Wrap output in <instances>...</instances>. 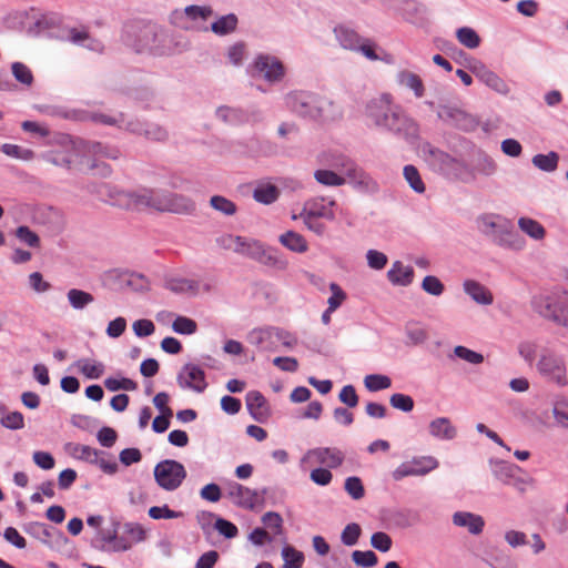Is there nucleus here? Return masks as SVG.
<instances>
[{"label": "nucleus", "mask_w": 568, "mask_h": 568, "mask_svg": "<svg viewBox=\"0 0 568 568\" xmlns=\"http://www.w3.org/2000/svg\"><path fill=\"white\" fill-rule=\"evenodd\" d=\"M403 175L414 192L423 194L426 191L425 183L416 166L412 164L405 165L403 169Z\"/></svg>", "instance_id": "nucleus-43"}, {"label": "nucleus", "mask_w": 568, "mask_h": 568, "mask_svg": "<svg viewBox=\"0 0 568 568\" xmlns=\"http://www.w3.org/2000/svg\"><path fill=\"white\" fill-rule=\"evenodd\" d=\"M389 404L395 409L402 410L404 413H409L414 408L413 397L402 393L393 394L389 398Z\"/></svg>", "instance_id": "nucleus-61"}, {"label": "nucleus", "mask_w": 568, "mask_h": 568, "mask_svg": "<svg viewBox=\"0 0 568 568\" xmlns=\"http://www.w3.org/2000/svg\"><path fill=\"white\" fill-rule=\"evenodd\" d=\"M216 116L225 123L239 124L247 120V114L240 108L222 105L216 109Z\"/></svg>", "instance_id": "nucleus-39"}, {"label": "nucleus", "mask_w": 568, "mask_h": 568, "mask_svg": "<svg viewBox=\"0 0 568 568\" xmlns=\"http://www.w3.org/2000/svg\"><path fill=\"white\" fill-rule=\"evenodd\" d=\"M104 386L110 392H116L119 389L135 390L138 387V384L134 381L126 378V377H122V378L108 377L104 381Z\"/></svg>", "instance_id": "nucleus-59"}, {"label": "nucleus", "mask_w": 568, "mask_h": 568, "mask_svg": "<svg viewBox=\"0 0 568 568\" xmlns=\"http://www.w3.org/2000/svg\"><path fill=\"white\" fill-rule=\"evenodd\" d=\"M256 262L277 270H285L288 265L286 258H284L276 248L270 246L263 248Z\"/></svg>", "instance_id": "nucleus-35"}, {"label": "nucleus", "mask_w": 568, "mask_h": 568, "mask_svg": "<svg viewBox=\"0 0 568 568\" xmlns=\"http://www.w3.org/2000/svg\"><path fill=\"white\" fill-rule=\"evenodd\" d=\"M125 130L134 134L144 135L152 141H164L169 136L168 131L159 124L142 122L138 119H130L125 124Z\"/></svg>", "instance_id": "nucleus-17"}, {"label": "nucleus", "mask_w": 568, "mask_h": 568, "mask_svg": "<svg viewBox=\"0 0 568 568\" xmlns=\"http://www.w3.org/2000/svg\"><path fill=\"white\" fill-rule=\"evenodd\" d=\"M518 226L525 234L536 241L542 240L546 235L545 227L538 221L531 217H519Z\"/></svg>", "instance_id": "nucleus-38"}, {"label": "nucleus", "mask_w": 568, "mask_h": 568, "mask_svg": "<svg viewBox=\"0 0 568 568\" xmlns=\"http://www.w3.org/2000/svg\"><path fill=\"white\" fill-rule=\"evenodd\" d=\"M11 71L14 79L23 85L30 87L33 83V74L28 65L22 62H13Z\"/></svg>", "instance_id": "nucleus-53"}, {"label": "nucleus", "mask_w": 568, "mask_h": 568, "mask_svg": "<svg viewBox=\"0 0 568 568\" xmlns=\"http://www.w3.org/2000/svg\"><path fill=\"white\" fill-rule=\"evenodd\" d=\"M166 287L174 293H191L199 292V283L196 281L184 277H171L166 281Z\"/></svg>", "instance_id": "nucleus-40"}, {"label": "nucleus", "mask_w": 568, "mask_h": 568, "mask_svg": "<svg viewBox=\"0 0 568 568\" xmlns=\"http://www.w3.org/2000/svg\"><path fill=\"white\" fill-rule=\"evenodd\" d=\"M0 150L6 155L22 161H31L34 158V152L32 150L17 144L4 143L1 145Z\"/></svg>", "instance_id": "nucleus-48"}, {"label": "nucleus", "mask_w": 568, "mask_h": 568, "mask_svg": "<svg viewBox=\"0 0 568 568\" xmlns=\"http://www.w3.org/2000/svg\"><path fill=\"white\" fill-rule=\"evenodd\" d=\"M63 140H68L73 150L91 154L98 159L106 158L115 160L120 155V151L118 149L103 145L100 142L72 140L70 136H64Z\"/></svg>", "instance_id": "nucleus-14"}, {"label": "nucleus", "mask_w": 568, "mask_h": 568, "mask_svg": "<svg viewBox=\"0 0 568 568\" xmlns=\"http://www.w3.org/2000/svg\"><path fill=\"white\" fill-rule=\"evenodd\" d=\"M491 242L499 247L519 252L526 246L525 239L514 230L513 224L507 220L497 231Z\"/></svg>", "instance_id": "nucleus-13"}, {"label": "nucleus", "mask_w": 568, "mask_h": 568, "mask_svg": "<svg viewBox=\"0 0 568 568\" xmlns=\"http://www.w3.org/2000/svg\"><path fill=\"white\" fill-rule=\"evenodd\" d=\"M211 206L224 215H234L237 211L236 204L222 195H214L210 200Z\"/></svg>", "instance_id": "nucleus-51"}, {"label": "nucleus", "mask_w": 568, "mask_h": 568, "mask_svg": "<svg viewBox=\"0 0 568 568\" xmlns=\"http://www.w3.org/2000/svg\"><path fill=\"white\" fill-rule=\"evenodd\" d=\"M239 24V18L235 13H227L219 17L214 22L211 23L209 30L216 36L223 37L233 33Z\"/></svg>", "instance_id": "nucleus-33"}, {"label": "nucleus", "mask_w": 568, "mask_h": 568, "mask_svg": "<svg viewBox=\"0 0 568 568\" xmlns=\"http://www.w3.org/2000/svg\"><path fill=\"white\" fill-rule=\"evenodd\" d=\"M427 474V469H416L415 465L412 460L402 463L398 467H396L393 473L392 477L394 480H402L405 477L409 476H424Z\"/></svg>", "instance_id": "nucleus-50"}, {"label": "nucleus", "mask_w": 568, "mask_h": 568, "mask_svg": "<svg viewBox=\"0 0 568 568\" xmlns=\"http://www.w3.org/2000/svg\"><path fill=\"white\" fill-rule=\"evenodd\" d=\"M456 38L460 44L468 49H476L480 45V37L470 27H462L457 29Z\"/></svg>", "instance_id": "nucleus-45"}, {"label": "nucleus", "mask_w": 568, "mask_h": 568, "mask_svg": "<svg viewBox=\"0 0 568 568\" xmlns=\"http://www.w3.org/2000/svg\"><path fill=\"white\" fill-rule=\"evenodd\" d=\"M453 524L466 528L471 535L481 534L485 527L484 518L469 511H456L453 515Z\"/></svg>", "instance_id": "nucleus-22"}, {"label": "nucleus", "mask_w": 568, "mask_h": 568, "mask_svg": "<svg viewBox=\"0 0 568 568\" xmlns=\"http://www.w3.org/2000/svg\"><path fill=\"white\" fill-rule=\"evenodd\" d=\"M75 366L79 369V372L89 379L100 378L105 371V366L103 363L90 358H81L77 361Z\"/></svg>", "instance_id": "nucleus-36"}, {"label": "nucleus", "mask_w": 568, "mask_h": 568, "mask_svg": "<svg viewBox=\"0 0 568 568\" xmlns=\"http://www.w3.org/2000/svg\"><path fill=\"white\" fill-rule=\"evenodd\" d=\"M345 179L346 183L351 184L357 191L368 192L377 189V184L373 178L357 164H348Z\"/></svg>", "instance_id": "nucleus-18"}, {"label": "nucleus", "mask_w": 568, "mask_h": 568, "mask_svg": "<svg viewBox=\"0 0 568 568\" xmlns=\"http://www.w3.org/2000/svg\"><path fill=\"white\" fill-rule=\"evenodd\" d=\"M65 450L74 459L88 463L90 465H92L95 457L99 456L98 448L91 447L89 445L78 444V443H68L65 445Z\"/></svg>", "instance_id": "nucleus-32"}, {"label": "nucleus", "mask_w": 568, "mask_h": 568, "mask_svg": "<svg viewBox=\"0 0 568 568\" xmlns=\"http://www.w3.org/2000/svg\"><path fill=\"white\" fill-rule=\"evenodd\" d=\"M67 297L71 307L78 311L85 308L94 301V297L91 293L79 288L69 290Z\"/></svg>", "instance_id": "nucleus-42"}, {"label": "nucleus", "mask_w": 568, "mask_h": 568, "mask_svg": "<svg viewBox=\"0 0 568 568\" xmlns=\"http://www.w3.org/2000/svg\"><path fill=\"white\" fill-rule=\"evenodd\" d=\"M352 560L358 567L371 568L377 565L378 558L372 550H354L352 552Z\"/></svg>", "instance_id": "nucleus-54"}, {"label": "nucleus", "mask_w": 568, "mask_h": 568, "mask_svg": "<svg viewBox=\"0 0 568 568\" xmlns=\"http://www.w3.org/2000/svg\"><path fill=\"white\" fill-rule=\"evenodd\" d=\"M278 242L294 253H305L308 250L307 241L295 231H286L278 236Z\"/></svg>", "instance_id": "nucleus-31"}, {"label": "nucleus", "mask_w": 568, "mask_h": 568, "mask_svg": "<svg viewBox=\"0 0 568 568\" xmlns=\"http://www.w3.org/2000/svg\"><path fill=\"white\" fill-rule=\"evenodd\" d=\"M153 474L156 484L166 491L176 490L186 478L183 464L174 459H164L158 463Z\"/></svg>", "instance_id": "nucleus-5"}, {"label": "nucleus", "mask_w": 568, "mask_h": 568, "mask_svg": "<svg viewBox=\"0 0 568 568\" xmlns=\"http://www.w3.org/2000/svg\"><path fill=\"white\" fill-rule=\"evenodd\" d=\"M454 355L467 363L478 365L484 362L483 354L475 352L473 349H469L465 346L458 345L454 348Z\"/></svg>", "instance_id": "nucleus-62"}, {"label": "nucleus", "mask_w": 568, "mask_h": 568, "mask_svg": "<svg viewBox=\"0 0 568 568\" xmlns=\"http://www.w3.org/2000/svg\"><path fill=\"white\" fill-rule=\"evenodd\" d=\"M280 196V190L271 183H261L253 191V199L262 204L274 203Z\"/></svg>", "instance_id": "nucleus-37"}, {"label": "nucleus", "mask_w": 568, "mask_h": 568, "mask_svg": "<svg viewBox=\"0 0 568 568\" xmlns=\"http://www.w3.org/2000/svg\"><path fill=\"white\" fill-rule=\"evenodd\" d=\"M559 155L550 151L547 154H536L531 162L532 164L544 172H554L558 166Z\"/></svg>", "instance_id": "nucleus-44"}, {"label": "nucleus", "mask_w": 568, "mask_h": 568, "mask_svg": "<svg viewBox=\"0 0 568 568\" xmlns=\"http://www.w3.org/2000/svg\"><path fill=\"white\" fill-rule=\"evenodd\" d=\"M268 494V488L261 490L252 489L242 484L233 481L227 486V497L232 503L243 509L253 510L258 506H264L265 496Z\"/></svg>", "instance_id": "nucleus-7"}, {"label": "nucleus", "mask_w": 568, "mask_h": 568, "mask_svg": "<svg viewBox=\"0 0 568 568\" xmlns=\"http://www.w3.org/2000/svg\"><path fill=\"white\" fill-rule=\"evenodd\" d=\"M345 460L344 453L338 448L318 447L310 449L302 458V464H320L327 468H337Z\"/></svg>", "instance_id": "nucleus-10"}, {"label": "nucleus", "mask_w": 568, "mask_h": 568, "mask_svg": "<svg viewBox=\"0 0 568 568\" xmlns=\"http://www.w3.org/2000/svg\"><path fill=\"white\" fill-rule=\"evenodd\" d=\"M371 545L381 552H387L393 546L390 536L384 531L374 532L371 537Z\"/></svg>", "instance_id": "nucleus-64"}, {"label": "nucleus", "mask_w": 568, "mask_h": 568, "mask_svg": "<svg viewBox=\"0 0 568 568\" xmlns=\"http://www.w3.org/2000/svg\"><path fill=\"white\" fill-rule=\"evenodd\" d=\"M354 52H359L369 61L382 60V58L377 53V44L368 38H362V40L358 43V47H356V50H354Z\"/></svg>", "instance_id": "nucleus-58"}, {"label": "nucleus", "mask_w": 568, "mask_h": 568, "mask_svg": "<svg viewBox=\"0 0 568 568\" xmlns=\"http://www.w3.org/2000/svg\"><path fill=\"white\" fill-rule=\"evenodd\" d=\"M506 221L500 215L485 213L477 217L476 224L478 231L491 240Z\"/></svg>", "instance_id": "nucleus-28"}, {"label": "nucleus", "mask_w": 568, "mask_h": 568, "mask_svg": "<svg viewBox=\"0 0 568 568\" xmlns=\"http://www.w3.org/2000/svg\"><path fill=\"white\" fill-rule=\"evenodd\" d=\"M400 10L409 23L423 26L426 22V7L416 0H404Z\"/></svg>", "instance_id": "nucleus-27"}, {"label": "nucleus", "mask_w": 568, "mask_h": 568, "mask_svg": "<svg viewBox=\"0 0 568 568\" xmlns=\"http://www.w3.org/2000/svg\"><path fill=\"white\" fill-rule=\"evenodd\" d=\"M275 327L254 328L247 335V342L262 352L277 351Z\"/></svg>", "instance_id": "nucleus-19"}, {"label": "nucleus", "mask_w": 568, "mask_h": 568, "mask_svg": "<svg viewBox=\"0 0 568 568\" xmlns=\"http://www.w3.org/2000/svg\"><path fill=\"white\" fill-rule=\"evenodd\" d=\"M23 530L31 537L52 548L55 540L63 539V534L55 528L39 521H30L23 525Z\"/></svg>", "instance_id": "nucleus-16"}, {"label": "nucleus", "mask_w": 568, "mask_h": 568, "mask_svg": "<svg viewBox=\"0 0 568 568\" xmlns=\"http://www.w3.org/2000/svg\"><path fill=\"white\" fill-rule=\"evenodd\" d=\"M245 404L254 420L263 424L271 417V407L261 392L250 390L245 396Z\"/></svg>", "instance_id": "nucleus-15"}, {"label": "nucleus", "mask_w": 568, "mask_h": 568, "mask_svg": "<svg viewBox=\"0 0 568 568\" xmlns=\"http://www.w3.org/2000/svg\"><path fill=\"white\" fill-rule=\"evenodd\" d=\"M366 261L372 270L381 271L387 265L388 257L385 253L372 248L366 252Z\"/></svg>", "instance_id": "nucleus-63"}, {"label": "nucleus", "mask_w": 568, "mask_h": 568, "mask_svg": "<svg viewBox=\"0 0 568 568\" xmlns=\"http://www.w3.org/2000/svg\"><path fill=\"white\" fill-rule=\"evenodd\" d=\"M252 69L268 83H278L285 77L282 61L272 54L260 53L255 57Z\"/></svg>", "instance_id": "nucleus-8"}, {"label": "nucleus", "mask_w": 568, "mask_h": 568, "mask_svg": "<svg viewBox=\"0 0 568 568\" xmlns=\"http://www.w3.org/2000/svg\"><path fill=\"white\" fill-rule=\"evenodd\" d=\"M466 67L480 82L497 93L507 94L509 92L508 84L483 61L471 58Z\"/></svg>", "instance_id": "nucleus-9"}, {"label": "nucleus", "mask_w": 568, "mask_h": 568, "mask_svg": "<svg viewBox=\"0 0 568 568\" xmlns=\"http://www.w3.org/2000/svg\"><path fill=\"white\" fill-rule=\"evenodd\" d=\"M364 385L368 392H379L392 386V379L383 374H369L364 378Z\"/></svg>", "instance_id": "nucleus-47"}, {"label": "nucleus", "mask_w": 568, "mask_h": 568, "mask_svg": "<svg viewBox=\"0 0 568 568\" xmlns=\"http://www.w3.org/2000/svg\"><path fill=\"white\" fill-rule=\"evenodd\" d=\"M314 179L325 186H342L346 183V179L331 170H316Z\"/></svg>", "instance_id": "nucleus-46"}, {"label": "nucleus", "mask_w": 568, "mask_h": 568, "mask_svg": "<svg viewBox=\"0 0 568 568\" xmlns=\"http://www.w3.org/2000/svg\"><path fill=\"white\" fill-rule=\"evenodd\" d=\"M226 240L234 243V252L246 257L258 260L265 245L257 240H247L242 236H227Z\"/></svg>", "instance_id": "nucleus-20"}, {"label": "nucleus", "mask_w": 568, "mask_h": 568, "mask_svg": "<svg viewBox=\"0 0 568 568\" xmlns=\"http://www.w3.org/2000/svg\"><path fill=\"white\" fill-rule=\"evenodd\" d=\"M397 82L412 90L416 98H422L425 92V88L420 77L407 70L399 71L397 73Z\"/></svg>", "instance_id": "nucleus-34"}, {"label": "nucleus", "mask_w": 568, "mask_h": 568, "mask_svg": "<svg viewBox=\"0 0 568 568\" xmlns=\"http://www.w3.org/2000/svg\"><path fill=\"white\" fill-rule=\"evenodd\" d=\"M386 275L393 285L408 286L413 283L414 270L412 266L404 265L400 261H395Z\"/></svg>", "instance_id": "nucleus-25"}, {"label": "nucleus", "mask_w": 568, "mask_h": 568, "mask_svg": "<svg viewBox=\"0 0 568 568\" xmlns=\"http://www.w3.org/2000/svg\"><path fill=\"white\" fill-rule=\"evenodd\" d=\"M172 329L176 334L192 335V334L196 333L197 324L194 320H192L190 317L178 315V316H175V318L172 323Z\"/></svg>", "instance_id": "nucleus-49"}, {"label": "nucleus", "mask_w": 568, "mask_h": 568, "mask_svg": "<svg viewBox=\"0 0 568 568\" xmlns=\"http://www.w3.org/2000/svg\"><path fill=\"white\" fill-rule=\"evenodd\" d=\"M122 39L135 52L153 55H170L179 45L172 33L155 23L126 24Z\"/></svg>", "instance_id": "nucleus-3"}, {"label": "nucleus", "mask_w": 568, "mask_h": 568, "mask_svg": "<svg viewBox=\"0 0 568 568\" xmlns=\"http://www.w3.org/2000/svg\"><path fill=\"white\" fill-rule=\"evenodd\" d=\"M103 189L109 191L110 199L106 201L110 204L126 210L153 209L176 214H190L195 210V204L191 199L164 190L141 189L134 192H112L109 185H104Z\"/></svg>", "instance_id": "nucleus-2"}, {"label": "nucleus", "mask_w": 568, "mask_h": 568, "mask_svg": "<svg viewBox=\"0 0 568 568\" xmlns=\"http://www.w3.org/2000/svg\"><path fill=\"white\" fill-rule=\"evenodd\" d=\"M284 104L290 112L308 121H328L336 116L333 101L312 91L292 90L284 95Z\"/></svg>", "instance_id": "nucleus-4"}, {"label": "nucleus", "mask_w": 568, "mask_h": 568, "mask_svg": "<svg viewBox=\"0 0 568 568\" xmlns=\"http://www.w3.org/2000/svg\"><path fill=\"white\" fill-rule=\"evenodd\" d=\"M362 529L356 523H351L344 527L341 534V541L343 545L352 547L358 542Z\"/></svg>", "instance_id": "nucleus-55"}, {"label": "nucleus", "mask_w": 568, "mask_h": 568, "mask_svg": "<svg viewBox=\"0 0 568 568\" xmlns=\"http://www.w3.org/2000/svg\"><path fill=\"white\" fill-rule=\"evenodd\" d=\"M420 152L425 159L430 165H438L440 169L450 166L453 162V158L432 145L429 142H425L420 146Z\"/></svg>", "instance_id": "nucleus-30"}, {"label": "nucleus", "mask_w": 568, "mask_h": 568, "mask_svg": "<svg viewBox=\"0 0 568 568\" xmlns=\"http://www.w3.org/2000/svg\"><path fill=\"white\" fill-rule=\"evenodd\" d=\"M92 465L100 468L105 475H115L119 470V464L114 456L106 450L99 449V456L95 457Z\"/></svg>", "instance_id": "nucleus-41"}, {"label": "nucleus", "mask_w": 568, "mask_h": 568, "mask_svg": "<svg viewBox=\"0 0 568 568\" xmlns=\"http://www.w3.org/2000/svg\"><path fill=\"white\" fill-rule=\"evenodd\" d=\"M475 170L483 175L490 176L495 174L497 170V165L495 161L487 154L480 153L478 154L475 162Z\"/></svg>", "instance_id": "nucleus-60"}, {"label": "nucleus", "mask_w": 568, "mask_h": 568, "mask_svg": "<svg viewBox=\"0 0 568 568\" xmlns=\"http://www.w3.org/2000/svg\"><path fill=\"white\" fill-rule=\"evenodd\" d=\"M344 489L354 500H359L365 495L362 479L357 476L347 477L344 483Z\"/></svg>", "instance_id": "nucleus-56"}, {"label": "nucleus", "mask_w": 568, "mask_h": 568, "mask_svg": "<svg viewBox=\"0 0 568 568\" xmlns=\"http://www.w3.org/2000/svg\"><path fill=\"white\" fill-rule=\"evenodd\" d=\"M333 32L339 45L349 51L356 50V47H358V43L363 38L346 24L336 26Z\"/></svg>", "instance_id": "nucleus-29"}, {"label": "nucleus", "mask_w": 568, "mask_h": 568, "mask_svg": "<svg viewBox=\"0 0 568 568\" xmlns=\"http://www.w3.org/2000/svg\"><path fill=\"white\" fill-rule=\"evenodd\" d=\"M90 118L95 122H99V123H102L105 125H115V126H118L120 129H124V130H125L126 122L130 121L123 113H119L115 116H111V115L103 114V113H92Z\"/></svg>", "instance_id": "nucleus-57"}, {"label": "nucleus", "mask_w": 568, "mask_h": 568, "mask_svg": "<svg viewBox=\"0 0 568 568\" xmlns=\"http://www.w3.org/2000/svg\"><path fill=\"white\" fill-rule=\"evenodd\" d=\"M364 116L368 125L378 131L392 133L409 143H414L419 136L417 122L394 101L389 93H381L369 99L365 104Z\"/></svg>", "instance_id": "nucleus-1"}, {"label": "nucleus", "mask_w": 568, "mask_h": 568, "mask_svg": "<svg viewBox=\"0 0 568 568\" xmlns=\"http://www.w3.org/2000/svg\"><path fill=\"white\" fill-rule=\"evenodd\" d=\"M184 14L191 22V24L185 26V29L207 31L209 28L203 23L213 14V10L209 6H187L184 9Z\"/></svg>", "instance_id": "nucleus-23"}, {"label": "nucleus", "mask_w": 568, "mask_h": 568, "mask_svg": "<svg viewBox=\"0 0 568 568\" xmlns=\"http://www.w3.org/2000/svg\"><path fill=\"white\" fill-rule=\"evenodd\" d=\"M437 116L446 124L453 125L464 131L471 130L476 126V121L474 118L456 105H439L437 109Z\"/></svg>", "instance_id": "nucleus-11"}, {"label": "nucleus", "mask_w": 568, "mask_h": 568, "mask_svg": "<svg viewBox=\"0 0 568 568\" xmlns=\"http://www.w3.org/2000/svg\"><path fill=\"white\" fill-rule=\"evenodd\" d=\"M335 204L334 200L326 202L324 199H314L305 204L301 215H307L314 219L333 220L335 217L333 211V206Z\"/></svg>", "instance_id": "nucleus-21"}, {"label": "nucleus", "mask_w": 568, "mask_h": 568, "mask_svg": "<svg viewBox=\"0 0 568 568\" xmlns=\"http://www.w3.org/2000/svg\"><path fill=\"white\" fill-rule=\"evenodd\" d=\"M464 292L477 304L490 305L494 302L493 294L487 287L475 280H466L463 283Z\"/></svg>", "instance_id": "nucleus-26"}, {"label": "nucleus", "mask_w": 568, "mask_h": 568, "mask_svg": "<svg viewBox=\"0 0 568 568\" xmlns=\"http://www.w3.org/2000/svg\"><path fill=\"white\" fill-rule=\"evenodd\" d=\"M537 372L547 382L559 387L568 384L567 368L564 359L551 351L541 353L537 364Z\"/></svg>", "instance_id": "nucleus-6"}, {"label": "nucleus", "mask_w": 568, "mask_h": 568, "mask_svg": "<svg viewBox=\"0 0 568 568\" xmlns=\"http://www.w3.org/2000/svg\"><path fill=\"white\" fill-rule=\"evenodd\" d=\"M282 557L284 560L282 568L301 567L304 561L303 552L291 546H285L282 549Z\"/></svg>", "instance_id": "nucleus-52"}, {"label": "nucleus", "mask_w": 568, "mask_h": 568, "mask_svg": "<svg viewBox=\"0 0 568 568\" xmlns=\"http://www.w3.org/2000/svg\"><path fill=\"white\" fill-rule=\"evenodd\" d=\"M429 434L438 440H453L457 436V428L447 417H437L428 425Z\"/></svg>", "instance_id": "nucleus-24"}, {"label": "nucleus", "mask_w": 568, "mask_h": 568, "mask_svg": "<svg viewBox=\"0 0 568 568\" xmlns=\"http://www.w3.org/2000/svg\"><path fill=\"white\" fill-rule=\"evenodd\" d=\"M178 384L181 388L202 393L206 388L204 371L194 364H185L178 375Z\"/></svg>", "instance_id": "nucleus-12"}]
</instances>
